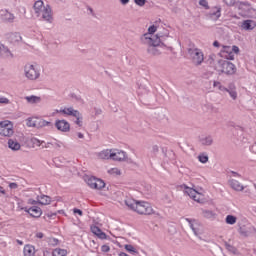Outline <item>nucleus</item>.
I'll use <instances>...</instances> for the list:
<instances>
[{
  "label": "nucleus",
  "mask_w": 256,
  "mask_h": 256,
  "mask_svg": "<svg viewBox=\"0 0 256 256\" xmlns=\"http://www.w3.org/2000/svg\"><path fill=\"white\" fill-rule=\"evenodd\" d=\"M125 205L131 209V211H135L138 215H154L155 210H153V206L147 201H139L133 198H127L125 200Z\"/></svg>",
  "instance_id": "1"
},
{
  "label": "nucleus",
  "mask_w": 256,
  "mask_h": 256,
  "mask_svg": "<svg viewBox=\"0 0 256 256\" xmlns=\"http://www.w3.org/2000/svg\"><path fill=\"white\" fill-rule=\"evenodd\" d=\"M33 9L36 17H39L41 21L53 23V10L51 9V6H45L43 0L36 1L33 5Z\"/></svg>",
  "instance_id": "2"
},
{
  "label": "nucleus",
  "mask_w": 256,
  "mask_h": 256,
  "mask_svg": "<svg viewBox=\"0 0 256 256\" xmlns=\"http://www.w3.org/2000/svg\"><path fill=\"white\" fill-rule=\"evenodd\" d=\"M24 75L28 81H37L41 77V68L38 64L28 63L24 66Z\"/></svg>",
  "instance_id": "3"
},
{
  "label": "nucleus",
  "mask_w": 256,
  "mask_h": 256,
  "mask_svg": "<svg viewBox=\"0 0 256 256\" xmlns=\"http://www.w3.org/2000/svg\"><path fill=\"white\" fill-rule=\"evenodd\" d=\"M188 56L193 65H195L196 67L202 65L205 61V54H203V50L199 48H189Z\"/></svg>",
  "instance_id": "4"
},
{
  "label": "nucleus",
  "mask_w": 256,
  "mask_h": 256,
  "mask_svg": "<svg viewBox=\"0 0 256 256\" xmlns=\"http://www.w3.org/2000/svg\"><path fill=\"white\" fill-rule=\"evenodd\" d=\"M56 113H63V115L75 117L76 125H78V127H83V115H81V112H79V110H75V109H73V107H69V108L56 110Z\"/></svg>",
  "instance_id": "5"
},
{
  "label": "nucleus",
  "mask_w": 256,
  "mask_h": 256,
  "mask_svg": "<svg viewBox=\"0 0 256 256\" xmlns=\"http://www.w3.org/2000/svg\"><path fill=\"white\" fill-rule=\"evenodd\" d=\"M147 45V53L150 57H159L161 55V39L151 40L149 43H143Z\"/></svg>",
  "instance_id": "6"
},
{
  "label": "nucleus",
  "mask_w": 256,
  "mask_h": 256,
  "mask_svg": "<svg viewBox=\"0 0 256 256\" xmlns=\"http://www.w3.org/2000/svg\"><path fill=\"white\" fill-rule=\"evenodd\" d=\"M15 133L13 130V123L9 120H4L0 122V135L1 137H12Z\"/></svg>",
  "instance_id": "7"
},
{
  "label": "nucleus",
  "mask_w": 256,
  "mask_h": 256,
  "mask_svg": "<svg viewBox=\"0 0 256 256\" xmlns=\"http://www.w3.org/2000/svg\"><path fill=\"white\" fill-rule=\"evenodd\" d=\"M157 32V26L152 25L148 28V32L142 35L141 41L142 43H151V41H155V39H161V36L159 34L155 33Z\"/></svg>",
  "instance_id": "8"
},
{
  "label": "nucleus",
  "mask_w": 256,
  "mask_h": 256,
  "mask_svg": "<svg viewBox=\"0 0 256 256\" xmlns=\"http://www.w3.org/2000/svg\"><path fill=\"white\" fill-rule=\"evenodd\" d=\"M181 189L184 190V193H186V195H188V197H190L191 199H193L197 203H201V201H203V194L197 192V190H195L191 187H188L185 184H183L181 186Z\"/></svg>",
  "instance_id": "9"
},
{
  "label": "nucleus",
  "mask_w": 256,
  "mask_h": 256,
  "mask_svg": "<svg viewBox=\"0 0 256 256\" xmlns=\"http://www.w3.org/2000/svg\"><path fill=\"white\" fill-rule=\"evenodd\" d=\"M87 185L91 188V189H103L105 188V182L99 178L96 177H89L86 180Z\"/></svg>",
  "instance_id": "10"
},
{
  "label": "nucleus",
  "mask_w": 256,
  "mask_h": 256,
  "mask_svg": "<svg viewBox=\"0 0 256 256\" xmlns=\"http://www.w3.org/2000/svg\"><path fill=\"white\" fill-rule=\"evenodd\" d=\"M222 67V73H225V75H235L237 73V67H235V64L225 60L221 63Z\"/></svg>",
  "instance_id": "11"
},
{
  "label": "nucleus",
  "mask_w": 256,
  "mask_h": 256,
  "mask_svg": "<svg viewBox=\"0 0 256 256\" xmlns=\"http://www.w3.org/2000/svg\"><path fill=\"white\" fill-rule=\"evenodd\" d=\"M20 211H25L31 217L39 218L43 215V211L39 208V206H32L31 208L18 206Z\"/></svg>",
  "instance_id": "12"
},
{
  "label": "nucleus",
  "mask_w": 256,
  "mask_h": 256,
  "mask_svg": "<svg viewBox=\"0 0 256 256\" xmlns=\"http://www.w3.org/2000/svg\"><path fill=\"white\" fill-rule=\"evenodd\" d=\"M26 125L27 127H37V128L47 127V125H49V122L32 117V118L26 119Z\"/></svg>",
  "instance_id": "13"
},
{
  "label": "nucleus",
  "mask_w": 256,
  "mask_h": 256,
  "mask_svg": "<svg viewBox=\"0 0 256 256\" xmlns=\"http://www.w3.org/2000/svg\"><path fill=\"white\" fill-rule=\"evenodd\" d=\"M55 127L62 133H68L71 130V124L67 120H56Z\"/></svg>",
  "instance_id": "14"
},
{
  "label": "nucleus",
  "mask_w": 256,
  "mask_h": 256,
  "mask_svg": "<svg viewBox=\"0 0 256 256\" xmlns=\"http://www.w3.org/2000/svg\"><path fill=\"white\" fill-rule=\"evenodd\" d=\"M220 55L221 57H224V59H228L230 61H233V59H235V54H233V49L231 46H222Z\"/></svg>",
  "instance_id": "15"
},
{
  "label": "nucleus",
  "mask_w": 256,
  "mask_h": 256,
  "mask_svg": "<svg viewBox=\"0 0 256 256\" xmlns=\"http://www.w3.org/2000/svg\"><path fill=\"white\" fill-rule=\"evenodd\" d=\"M207 17L212 21H218V19L221 17V6L212 7L207 14Z\"/></svg>",
  "instance_id": "16"
},
{
  "label": "nucleus",
  "mask_w": 256,
  "mask_h": 256,
  "mask_svg": "<svg viewBox=\"0 0 256 256\" xmlns=\"http://www.w3.org/2000/svg\"><path fill=\"white\" fill-rule=\"evenodd\" d=\"M112 161H125L127 159V153L121 150H112Z\"/></svg>",
  "instance_id": "17"
},
{
  "label": "nucleus",
  "mask_w": 256,
  "mask_h": 256,
  "mask_svg": "<svg viewBox=\"0 0 256 256\" xmlns=\"http://www.w3.org/2000/svg\"><path fill=\"white\" fill-rule=\"evenodd\" d=\"M224 93H228V95L233 99V101H237V86L235 84L230 83L228 87H226V90H224Z\"/></svg>",
  "instance_id": "18"
},
{
  "label": "nucleus",
  "mask_w": 256,
  "mask_h": 256,
  "mask_svg": "<svg viewBox=\"0 0 256 256\" xmlns=\"http://www.w3.org/2000/svg\"><path fill=\"white\" fill-rule=\"evenodd\" d=\"M224 93H228V95L233 99V101H237V86L235 84L230 83L228 87H226V90H224Z\"/></svg>",
  "instance_id": "19"
},
{
  "label": "nucleus",
  "mask_w": 256,
  "mask_h": 256,
  "mask_svg": "<svg viewBox=\"0 0 256 256\" xmlns=\"http://www.w3.org/2000/svg\"><path fill=\"white\" fill-rule=\"evenodd\" d=\"M90 229L93 235H96L98 239H107V234L105 232H102L99 226L94 225V226H91Z\"/></svg>",
  "instance_id": "20"
},
{
  "label": "nucleus",
  "mask_w": 256,
  "mask_h": 256,
  "mask_svg": "<svg viewBox=\"0 0 256 256\" xmlns=\"http://www.w3.org/2000/svg\"><path fill=\"white\" fill-rule=\"evenodd\" d=\"M0 17L3 19V21H8L9 23L13 22L15 19V15L7 10H1Z\"/></svg>",
  "instance_id": "21"
},
{
  "label": "nucleus",
  "mask_w": 256,
  "mask_h": 256,
  "mask_svg": "<svg viewBox=\"0 0 256 256\" xmlns=\"http://www.w3.org/2000/svg\"><path fill=\"white\" fill-rule=\"evenodd\" d=\"M0 57H3L4 59H11V57H13L11 50L9 48L5 47L1 43H0Z\"/></svg>",
  "instance_id": "22"
},
{
  "label": "nucleus",
  "mask_w": 256,
  "mask_h": 256,
  "mask_svg": "<svg viewBox=\"0 0 256 256\" xmlns=\"http://www.w3.org/2000/svg\"><path fill=\"white\" fill-rule=\"evenodd\" d=\"M185 221L189 223V226L192 229L194 235H199V229H197V227H199V222L191 218H185Z\"/></svg>",
  "instance_id": "23"
},
{
  "label": "nucleus",
  "mask_w": 256,
  "mask_h": 256,
  "mask_svg": "<svg viewBox=\"0 0 256 256\" xmlns=\"http://www.w3.org/2000/svg\"><path fill=\"white\" fill-rule=\"evenodd\" d=\"M35 253H37V250H35V246L31 244H26L23 249V255L24 256H35Z\"/></svg>",
  "instance_id": "24"
},
{
  "label": "nucleus",
  "mask_w": 256,
  "mask_h": 256,
  "mask_svg": "<svg viewBox=\"0 0 256 256\" xmlns=\"http://www.w3.org/2000/svg\"><path fill=\"white\" fill-rule=\"evenodd\" d=\"M241 27L245 30V31H253V29H255L256 27V23L253 20H244L242 22Z\"/></svg>",
  "instance_id": "25"
},
{
  "label": "nucleus",
  "mask_w": 256,
  "mask_h": 256,
  "mask_svg": "<svg viewBox=\"0 0 256 256\" xmlns=\"http://www.w3.org/2000/svg\"><path fill=\"white\" fill-rule=\"evenodd\" d=\"M229 185L232 189H234V191H243V189H245V187H243V185L235 179L229 180Z\"/></svg>",
  "instance_id": "26"
},
{
  "label": "nucleus",
  "mask_w": 256,
  "mask_h": 256,
  "mask_svg": "<svg viewBox=\"0 0 256 256\" xmlns=\"http://www.w3.org/2000/svg\"><path fill=\"white\" fill-rule=\"evenodd\" d=\"M22 39L21 34L18 32L10 33L8 35V40L10 43H19Z\"/></svg>",
  "instance_id": "27"
},
{
  "label": "nucleus",
  "mask_w": 256,
  "mask_h": 256,
  "mask_svg": "<svg viewBox=\"0 0 256 256\" xmlns=\"http://www.w3.org/2000/svg\"><path fill=\"white\" fill-rule=\"evenodd\" d=\"M98 159H111L112 156V150L106 149L102 150L101 152H98L97 154Z\"/></svg>",
  "instance_id": "28"
},
{
  "label": "nucleus",
  "mask_w": 256,
  "mask_h": 256,
  "mask_svg": "<svg viewBox=\"0 0 256 256\" xmlns=\"http://www.w3.org/2000/svg\"><path fill=\"white\" fill-rule=\"evenodd\" d=\"M38 203L40 205H50L51 204V197L47 195H40L37 197Z\"/></svg>",
  "instance_id": "29"
},
{
  "label": "nucleus",
  "mask_w": 256,
  "mask_h": 256,
  "mask_svg": "<svg viewBox=\"0 0 256 256\" xmlns=\"http://www.w3.org/2000/svg\"><path fill=\"white\" fill-rule=\"evenodd\" d=\"M25 100L27 101V103H30L31 105L41 103V97L35 95L26 96Z\"/></svg>",
  "instance_id": "30"
},
{
  "label": "nucleus",
  "mask_w": 256,
  "mask_h": 256,
  "mask_svg": "<svg viewBox=\"0 0 256 256\" xmlns=\"http://www.w3.org/2000/svg\"><path fill=\"white\" fill-rule=\"evenodd\" d=\"M8 147L9 149H12V151H19V149H21V144L16 140L10 139L8 140Z\"/></svg>",
  "instance_id": "31"
},
{
  "label": "nucleus",
  "mask_w": 256,
  "mask_h": 256,
  "mask_svg": "<svg viewBox=\"0 0 256 256\" xmlns=\"http://www.w3.org/2000/svg\"><path fill=\"white\" fill-rule=\"evenodd\" d=\"M201 145H205L207 147L213 145V137L212 136H206L200 139Z\"/></svg>",
  "instance_id": "32"
},
{
  "label": "nucleus",
  "mask_w": 256,
  "mask_h": 256,
  "mask_svg": "<svg viewBox=\"0 0 256 256\" xmlns=\"http://www.w3.org/2000/svg\"><path fill=\"white\" fill-rule=\"evenodd\" d=\"M52 256H67V250L56 248L52 251Z\"/></svg>",
  "instance_id": "33"
},
{
  "label": "nucleus",
  "mask_w": 256,
  "mask_h": 256,
  "mask_svg": "<svg viewBox=\"0 0 256 256\" xmlns=\"http://www.w3.org/2000/svg\"><path fill=\"white\" fill-rule=\"evenodd\" d=\"M213 87L218 89V91H221L222 93H225V91H226V87L223 84H221V82H219V81L214 80Z\"/></svg>",
  "instance_id": "34"
},
{
  "label": "nucleus",
  "mask_w": 256,
  "mask_h": 256,
  "mask_svg": "<svg viewBox=\"0 0 256 256\" xmlns=\"http://www.w3.org/2000/svg\"><path fill=\"white\" fill-rule=\"evenodd\" d=\"M225 221L227 225H235V223H237V218L233 215H227Z\"/></svg>",
  "instance_id": "35"
},
{
  "label": "nucleus",
  "mask_w": 256,
  "mask_h": 256,
  "mask_svg": "<svg viewBox=\"0 0 256 256\" xmlns=\"http://www.w3.org/2000/svg\"><path fill=\"white\" fill-rule=\"evenodd\" d=\"M30 142L32 143L33 147H41L45 143V141H41L35 137L30 139Z\"/></svg>",
  "instance_id": "36"
},
{
  "label": "nucleus",
  "mask_w": 256,
  "mask_h": 256,
  "mask_svg": "<svg viewBox=\"0 0 256 256\" xmlns=\"http://www.w3.org/2000/svg\"><path fill=\"white\" fill-rule=\"evenodd\" d=\"M48 245L50 247H57V245H59V239H57V238H48Z\"/></svg>",
  "instance_id": "37"
},
{
  "label": "nucleus",
  "mask_w": 256,
  "mask_h": 256,
  "mask_svg": "<svg viewBox=\"0 0 256 256\" xmlns=\"http://www.w3.org/2000/svg\"><path fill=\"white\" fill-rule=\"evenodd\" d=\"M124 248L126 249V251H128V253H131L132 255L137 253V249H135V247L131 244H126Z\"/></svg>",
  "instance_id": "38"
},
{
  "label": "nucleus",
  "mask_w": 256,
  "mask_h": 256,
  "mask_svg": "<svg viewBox=\"0 0 256 256\" xmlns=\"http://www.w3.org/2000/svg\"><path fill=\"white\" fill-rule=\"evenodd\" d=\"M109 175H113L114 177L117 175H121V170L119 168H111L108 170Z\"/></svg>",
  "instance_id": "39"
},
{
  "label": "nucleus",
  "mask_w": 256,
  "mask_h": 256,
  "mask_svg": "<svg viewBox=\"0 0 256 256\" xmlns=\"http://www.w3.org/2000/svg\"><path fill=\"white\" fill-rule=\"evenodd\" d=\"M198 160L200 161V163H207L209 161V156H207L206 154H200L198 156Z\"/></svg>",
  "instance_id": "40"
},
{
  "label": "nucleus",
  "mask_w": 256,
  "mask_h": 256,
  "mask_svg": "<svg viewBox=\"0 0 256 256\" xmlns=\"http://www.w3.org/2000/svg\"><path fill=\"white\" fill-rule=\"evenodd\" d=\"M134 3H136L138 7H145V3H147V0H134Z\"/></svg>",
  "instance_id": "41"
},
{
  "label": "nucleus",
  "mask_w": 256,
  "mask_h": 256,
  "mask_svg": "<svg viewBox=\"0 0 256 256\" xmlns=\"http://www.w3.org/2000/svg\"><path fill=\"white\" fill-rule=\"evenodd\" d=\"M199 5H201V7H205L206 9H209V2H207V0H200Z\"/></svg>",
  "instance_id": "42"
},
{
  "label": "nucleus",
  "mask_w": 256,
  "mask_h": 256,
  "mask_svg": "<svg viewBox=\"0 0 256 256\" xmlns=\"http://www.w3.org/2000/svg\"><path fill=\"white\" fill-rule=\"evenodd\" d=\"M101 251L102 253H109V251H111V247H109V245H103L101 247Z\"/></svg>",
  "instance_id": "43"
},
{
  "label": "nucleus",
  "mask_w": 256,
  "mask_h": 256,
  "mask_svg": "<svg viewBox=\"0 0 256 256\" xmlns=\"http://www.w3.org/2000/svg\"><path fill=\"white\" fill-rule=\"evenodd\" d=\"M0 103L4 105H9V100L5 97H0Z\"/></svg>",
  "instance_id": "44"
},
{
  "label": "nucleus",
  "mask_w": 256,
  "mask_h": 256,
  "mask_svg": "<svg viewBox=\"0 0 256 256\" xmlns=\"http://www.w3.org/2000/svg\"><path fill=\"white\" fill-rule=\"evenodd\" d=\"M73 213L79 215L80 217H83V211H81L80 209L74 208Z\"/></svg>",
  "instance_id": "45"
},
{
  "label": "nucleus",
  "mask_w": 256,
  "mask_h": 256,
  "mask_svg": "<svg viewBox=\"0 0 256 256\" xmlns=\"http://www.w3.org/2000/svg\"><path fill=\"white\" fill-rule=\"evenodd\" d=\"M18 187H19V184L15 183V182L9 183V188L10 189H17Z\"/></svg>",
  "instance_id": "46"
},
{
  "label": "nucleus",
  "mask_w": 256,
  "mask_h": 256,
  "mask_svg": "<svg viewBox=\"0 0 256 256\" xmlns=\"http://www.w3.org/2000/svg\"><path fill=\"white\" fill-rule=\"evenodd\" d=\"M51 145H53V143H51V142L45 143V142H44V143L42 144V148H43V149H49V147H51Z\"/></svg>",
  "instance_id": "47"
},
{
  "label": "nucleus",
  "mask_w": 256,
  "mask_h": 256,
  "mask_svg": "<svg viewBox=\"0 0 256 256\" xmlns=\"http://www.w3.org/2000/svg\"><path fill=\"white\" fill-rule=\"evenodd\" d=\"M232 53L233 55H237L239 53V48L237 46H232Z\"/></svg>",
  "instance_id": "48"
},
{
  "label": "nucleus",
  "mask_w": 256,
  "mask_h": 256,
  "mask_svg": "<svg viewBox=\"0 0 256 256\" xmlns=\"http://www.w3.org/2000/svg\"><path fill=\"white\" fill-rule=\"evenodd\" d=\"M152 153H159V146H157V145H154V146H152Z\"/></svg>",
  "instance_id": "49"
},
{
  "label": "nucleus",
  "mask_w": 256,
  "mask_h": 256,
  "mask_svg": "<svg viewBox=\"0 0 256 256\" xmlns=\"http://www.w3.org/2000/svg\"><path fill=\"white\" fill-rule=\"evenodd\" d=\"M37 203H39L38 200H33V199H29V200H28V204H29V205H37Z\"/></svg>",
  "instance_id": "50"
},
{
  "label": "nucleus",
  "mask_w": 256,
  "mask_h": 256,
  "mask_svg": "<svg viewBox=\"0 0 256 256\" xmlns=\"http://www.w3.org/2000/svg\"><path fill=\"white\" fill-rule=\"evenodd\" d=\"M226 5H234L235 0H223Z\"/></svg>",
  "instance_id": "51"
},
{
  "label": "nucleus",
  "mask_w": 256,
  "mask_h": 256,
  "mask_svg": "<svg viewBox=\"0 0 256 256\" xmlns=\"http://www.w3.org/2000/svg\"><path fill=\"white\" fill-rule=\"evenodd\" d=\"M36 237H37V239H43L44 234L42 232H37Z\"/></svg>",
  "instance_id": "52"
},
{
  "label": "nucleus",
  "mask_w": 256,
  "mask_h": 256,
  "mask_svg": "<svg viewBox=\"0 0 256 256\" xmlns=\"http://www.w3.org/2000/svg\"><path fill=\"white\" fill-rule=\"evenodd\" d=\"M6 191H5V188H3V186H0V194L1 195H6Z\"/></svg>",
  "instance_id": "53"
},
{
  "label": "nucleus",
  "mask_w": 256,
  "mask_h": 256,
  "mask_svg": "<svg viewBox=\"0 0 256 256\" xmlns=\"http://www.w3.org/2000/svg\"><path fill=\"white\" fill-rule=\"evenodd\" d=\"M213 47H221V44L219 43V41H214Z\"/></svg>",
  "instance_id": "54"
},
{
  "label": "nucleus",
  "mask_w": 256,
  "mask_h": 256,
  "mask_svg": "<svg viewBox=\"0 0 256 256\" xmlns=\"http://www.w3.org/2000/svg\"><path fill=\"white\" fill-rule=\"evenodd\" d=\"M130 0H120V3L122 5H127L129 3Z\"/></svg>",
  "instance_id": "55"
},
{
  "label": "nucleus",
  "mask_w": 256,
  "mask_h": 256,
  "mask_svg": "<svg viewBox=\"0 0 256 256\" xmlns=\"http://www.w3.org/2000/svg\"><path fill=\"white\" fill-rule=\"evenodd\" d=\"M77 135H78V138H79V139H83V138L85 137V136L83 135V133H81V132H78Z\"/></svg>",
  "instance_id": "56"
},
{
  "label": "nucleus",
  "mask_w": 256,
  "mask_h": 256,
  "mask_svg": "<svg viewBox=\"0 0 256 256\" xmlns=\"http://www.w3.org/2000/svg\"><path fill=\"white\" fill-rule=\"evenodd\" d=\"M232 174L234 175V177H241V175H239V173L237 172H232Z\"/></svg>",
  "instance_id": "57"
},
{
  "label": "nucleus",
  "mask_w": 256,
  "mask_h": 256,
  "mask_svg": "<svg viewBox=\"0 0 256 256\" xmlns=\"http://www.w3.org/2000/svg\"><path fill=\"white\" fill-rule=\"evenodd\" d=\"M226 248L229 249V250H231V249H233V246L227 244V245H226Z\"/></svg>",
  "instance_id": "58"
},
{
  "label": "nucleus",
  "mask_w": 256,
  "mask_h": 256,
  "mask_svg": "<svg viewBox=\"0 0 256 256\" xmlns=\"http://www.w3.org/2000/svg\"><path fill=\"white\" fill-rule=\"evenodd\" d=\"M54 147H61V144L58 143V142H56V143L54 144Z\"/></svg>",
  "instance_id": "59"
},
{
  "label": "nucleus",
  "mask_w": 256,
  "mask_h": 256,
  "mask_svg": "<svg viewBox=\"0 0 256 256\" xmlns=\"http://www.w3.org/2000/svg\"><path fill=\"white\" fill-rule=\"evenodd\" d=\"M18 243H19L20 245H23V242H22V241H19V240H18Z\"/></svg>",
  "instance_id": "60"
},
{
  "label": "nucleus",
  "mask_w": 256,
  "mask_h": 256,
  "mask_svg": "<svg viewBox=\"0 0 256 256\" xmlns=\"http://www.w3.org/2000/svg\"><path fill=\"white\" fill-rule=\"evenodd\" d=\"M90 13H93V9L92 8H90Z\"/></svg>",
  "instance_id": "61"
}]
</instances>
